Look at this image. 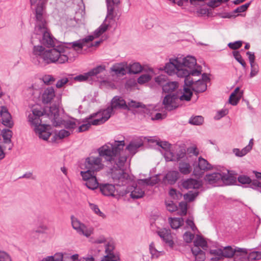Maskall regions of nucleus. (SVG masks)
Listing matches in <instances>:
<instances>
[{"label":"nucleus","mask_w":261,"mask_h":261,"mask_svg":"<svg viewBox=\"0 0 261 261\" xmlns=\"http://www.w3.org/2000/svg\"><path fill=\"white\" fill-rule=\"evenodd\" d=\"M46 3L38 2L35 5V28L31 36V43L33 45L32 62L43 67L47 65L64 64L68 57L64 53L62 42L57 40L50 33L44 15Z\"/></svg>","instance_id":"f257e3e1"},{"label":"nucleus","mask_w":261,"mask_h":261,"mask_svg":"<svg viewBox=\"0 0 261 261\" xmlns=\"http://www.w3.org/2000/svg\"><path fill=\"white\" fill-rule=\"evenodd\" d=\"M125 147L124 140H114L113 142H108L99 147L97 151L98 156L104 159V162L111 171L114 169H121L123 167L127 156L123 154Z\"/></svg>","instance_id":"f03ea898"},{"label":"nucleus","mask_w":261,"mask_h":261,"mask_svg":"<svg viewBox=\"0 0 261 261\" xmlns=\"http://www.w3.org/2000/svg\"><path fill=\"white\" fill-rule=\"evenodd\" d=\"M160 70H164L169 75L176 74L179 77L185 78L187 84V77L190 75L196 76V58L193 56L178 55L176 58H170L169 62Z\"/></svg>","instance_id":"7ed1b4c3"},{"label":"nucleus","mask_w":261,"mask_h":261,"mask_svg":"<svg viewBox=\"0 0 261 261\" xmlns=\"http://www.w3.org/2000/svg\"><path fill=\"white\" fill-rule=\"evenodd\" d=\"M101 158L100 156L90 155L86 158L84 164L80 166L84 171L80 172V175L86 182L85 185L90 190H95L97 187L98 180L96 173L103 168Z\"/></svg>","instance_id":"20e7f679"},{"label":"nucleus","mask_w":261,"mask_h":261,"mask_svg":"<svg viewBox=\"0 0 261 261\" xmlns=\"http://www.w3.org/2000/svg\"><path fill=\"white\" fill-rule=\"evenodd\" d=\"M32 114H30L28 116V121L32 125L35 126L34 130L36 134H38V137L44 141H47L52 133L50 131L51 127L49 124H42V120L40 119L41 116H48L50 112H48L45 109L41 111L40 108H34L32 109Z\"/></svg>","instance_id":"39448f33"},{"label":"nucleus","mask_w":261,"mask_h":261,"mask_svg":"<svg viewBox=\"0 0 261 261\" xmlns=\"http://www.w3.org/2000/svg\"><path fill=\"white\" fill-rule=\"evenodd\" d=\"M50 114H47L50 119L53 125L55 127L63 125L66 129H74L76 127L75 121L69 120H65L64 118L65 111L63 109L60 110L59 106L53 104L49 107Z\"/></svg>","instance_id":"423d86ee"},{"label":"nucleus","mask_w":261,"mask_h":261,"mask_svg":"<svg viewBox=\"0 0 261 261\" xmlns=\"http://www.w3.org/2000/svg\"><path fill=\"white\" fill-rule=\"evenodd\" d=\"M93 38L91 36H87L83 39H80L71 42H62V43L64 44L63 46H64L63 49L64 50L62 54L65 55L68 57V61L71 60V56L70 55L71 51H70V49L72 48L74 50L82 49L85 45V44L93 41ZM67 62H68V61Z\"/></svg>","instance_id":"0eeeda50"},{"label":"nucleus","mask_w":261,"mask_h":261,"mask_svg":"<svg viewBox=\"0 0 261 261\" xmlns=\"http://www.w3.org/2000/svg\"><path fill=\"white\" fill-rule=\"evenodd\" d=\"M118 172H112V177L114 181L116 182L117 186L123 187L130 184V186L134 182L135 176L133 175H130L125 171V170L121 168V169L116 170Z\"/></svg>","instance_id":"6e6552de"},{"label":"nucleus","mask_w":261,"mask_h":261,"mask_svg":"<svg viewBox=\"0 0 261 261\" xmlns=\"http://www.w3.org/2000/svg\"><path fill=\"white\" fill-rule=\"evenodd\" d=\"M128 193H130V197L133 199H138L144 197L145 192L139 186L136 181H134L131 185L126 188L123 187L122 191L119 193L120 196H124Z\"/></svg>","instance_id":"1a4fd4ad"},{"label":"nucleus","mask_w":261,"mask_h":261,"mask_svg":"<svg viewBox=\"0 0 261 261\" xmlns=\"http://www.w3.org/2000/svg\"><path fill=\"white\" fill-rule=\"evenodd\" d=\"M212 168V165L206 160L201 156L198 158V162L197 161V196L198 195V190L201 189L203 185V181L198 177L201 175L199 171L203 173V171L210 170Z\"/></svg>","instance_id":"9d476101"},{"label":"nucleus","mask_w":261,"mask_h":261,"mask_svg":"<svg viewBox=\"0 0 261 261\" xmlns=\"http://www.w3.org/2000/svg\"><path fill=\"white\" fill-rule=\"evenodd\" d=\"M178 98L177 91L173 93L167 94L162 101L164 108L169 112L176 109L178 107V105L176 101L179 99Z\"/></svg>","instance_id":"9b49d317"},{"label":"nucleus","mask_w":261,"mask_h":261,"mask_svg":"<svg viewBox=\"0 0 261 261\" xmlns=\"http://www.w3.org/2000/svg\"><path fill=\"white\" fill-rule=\"evenodd\" d=\"M164 153L163 155L166 162L179 161L185 157L186 154V148L183 146H174L172 152H170V156Z\"/></svg>","instance_id":"f8f14e48"},{"label":"nucleus","mask_w":261,"mask_h":261,"mask_svg":"<svg viewBox=\"0 0 261 261\" xmlns=\"http://www.w3.org/2000/svg\"><path fill=\"white\" fill-rule=\"evenodd\" d=\"M71 220L72 228L75 229L79 234L88 238L92 233V230L88 229L84 223H81L77 218H75L73 215L71 216Z\"/></svg>","instance_id":"ddd939ff"},{"label":"nucleus","mask_w":261,"mask_h":261,"mask_svg":"<svg viewBox=\"0 0 261 261\" xmlns=\"http://www.w3.org/2000/svg\"><path fill=\"white\" fill-rule=\"evenodd\" d=\"M208 6H203L200 7L199 8L197 7V13L200 14L201 16H206L207 17H214L215 16H219L223 18H230L232 17V15L228 12H222V13H214L212 9L208 8Z\"/></svg>","instance_id":"4468645a"},{"label":"nucleus","mask_w":261,"mask_h":261,"mask_svg":"<svg viewBox=\"0 0 261 261\" xmlns=\"http://www.w3.org/2000/svg\"><path fill=\"white\" fill-rule=\"evenodd\" d=\"M97 185L96 189L98 188L102 194L106 196L115 197V192L119 195V193L122 191V190L119 191L118 189H116L115 185L113 184L109 183L100 184L98 182Z\"/></svg>","instance_id":"2eb2a0df"},{"label":"nucleus","mask_w":261,"mask_h":261,"mask_svg":"<svg viewBox=\"0 0 261 261\" xmlns=\"http://www.w3.org/2000/svg\"><path fill=\"white\" fill-rule=\"evenodd\" d=\"M223 257L230 258L233 256L246 255L248 253L247 249L236 247L233 249L231 246H227L222 250Z\"/></svg>","instance_id":"dca6fc26"},{"label":"nucleus","mask_w":261,"mask_h":261,"mask_svg":"<svg viewBox=\"0 0 261 261\" xmlns=\"http://www.w3.org/2000/svg\"><path fill=\"white\" fill-rule=\"evenodd\" d=\"M187 84L185 83L183 92H181V95L179 96V99L181 101H189L191 100L192 96L193 95V91L196 92V88L193 87L192 89L190 87L194 82L192 81H189L188 77H187Z\"/></svg>","instance_id":"f3484780"},{"label":"nucleus","mask_w":261,"mask_h":261,"mask_svg":"<svg viewBox=\"0 0 261 261\" xmlns=\"http://www.w3.org/2000/svg\"><path fill=\"white\" fill-rule=\"evenodd\" d=\"M173 3L191 13L196 12V0H174Z\"/></svg>","instance_id":"a211bd4d"},{"label":"nucleus","mask_w":261,"mask_h":261,"mask_svg":"<svg viewBox=\"0 0 261 261\" xmlns=\"http://www.w3.org/2000/svg\"><path fill=\"white\" fill-rule=\"evenodd\" d=\"M109 106L113 111L114 110H125L128 109L126 101L121 96L117 95L112 98Z\"/></svg>","instance_id":"6ab92c4d"},{"label":"nucleus","mask_w":261,"mask_h":261,"mask_svg":"<svg viewBox=\"0 0 261 261\" xmlns=\"http://www.w3.org/2000/svg\"><path fill=\"white\" fill-rule=\"evenodd\" d=\"M0 116L2 119V123L8 128H12L14 125V122L12 119V116L8 111L7 107L3 106L0 111Z\"/></svg>","instance_id":"aec40b11"},{"label":"nucleus","mask_w":261,"mask_h":261,"mask_svg":"<svg viewBox=\"0 0 261 261\" xmlns=\"http://www.w3.org/2000/svg\"><path fill=\"white\" fill-rule=\"evenodd\" d=\"M210 74L205 72L202 73L201 76L197 79V93H202L207 89V84L210 82Z\"/></svg>","instance_id":"412c9836"},{"label":"nucleus","mask_w":261,"mask_h":261,"mask_svg":"<svg viewBox=\"0 0 261 261\" xmlns=\"http://www.w3.org/2000/svg\"><path fill=\"white\" fill-rule=\"evenodd\" d=\"M222 178V173L214 172L206 174L204 177V180L214 187H218L221 185Z\"/></svg>","instance_id":"4be33fe9"},{"label":"nucleus","mask_w":261,"mask_h":261,"mask_svg":"<svg viewBox=\"0 0 261 261\" xmlns=\"http://www.w3.org/2000/svg\"><path fill=\"white\" fill-rule=\"evenodd\" d=\"M114 246L108 243L106 248V255H104L100 261H119V256L114 252Z\"/></svg>","instance_id":"5701e85b"},{"label":"nucleus","mask_w":261,"mask_h":261,"mask_svg":"<svg viewBox=\"0 0 261 261\" xmlns=\"http://www.w3.org/2000/svg\"><path fill=\"white\" fill-rule=\"evenodd\" d=\"M107 8V14L103 21L106 23L107 19L110 21L114 20L115 15L114 14V6L118 5L120 3V0H106Z\"/></svg>","instance_id":"b1692460"},{"label":"nucleus","mask_w":261,"mask_h":261,"mask_svg":"<svg viewBox=\"0 0 261 261\" xmlns=\"http://www.w3.org/2000/svg\"><path fill=\"white\" fill-rule=\"evenodd\" d=\"M55 97V89L53 87H48L44 89L41 95V100L43 104L50 103Z\"/></svg>","instance_id":"393cba45"},{"label":"nucleus","mask_w":261,"mask_h":261,"mask_svg":"<svg viewBox=\"0 0 261 261\" xmlns=\"http://www.w3.org/2000/svg\"><path fill=\"white\" fill-rule=\"evenodd\" d=\"M211 241L202 236L197 229V249L208 251Z\"/></svg>","instance_id":"a878e982"},{"label":"nucleus","mask_w":261,"mask_h":261,"mask_svg":"<svg viewBox=\"0 0 261 261\" xmlns=\"http://www.w3.org/2000/svg\"><path fill=\"white\" fill-rule=\"evenodd\" d=\"M126 63L120 62L114 64L111 68L110 71L117 75H124L127 73Z\"/></svg>","instance_id":"bb28decb"},{"label":"nucleus","mask_w":261,"mask_h":261,"mask_svg":"<svg viewBox=\"0 0 261 261\" xmlns=\"http://www.w3.org/2000/svg\"><path fill=\"white\" fill-rule=\"evenodd\" d=\"M227 170V173H222L221 184L223 183L225 185H231L237 182V174Z\"/></svg>","instance_id":"cd10ccee"},{"label":"nucleus","mask_w":261,"mask_h":261,"mask_svg":"<svg viewBox=\"0 0 261 261\" xmlns=\"http://www.w3.org/2000/svg\"><path fill=\"white\" fill-rule=\"evenodd\" d=\"M183 239L186 243L193 242L194 246L191 247V251L194 257V261H196V239H194V234L190 231H186L183 234Z\"/></svg>","instance_id":"c85d7f7f"},{"label":"nucleus","mask_w":261,"mask_h":261,"mask_svg":"<svg viewBox=\"0 0 261 261\" xmlns=\"http://www.w3.org/2000/svg\"><path fill=\"white\" fill-rule=\"evenodd\" d=\"M143 143L141 140L137 142H130L126 146L125 149H123V154H125L128 157V155L126 153L127 151L133 155H134L138 151V149L142 146Z\"/></svg>","instance_id":"c756f323"},{"label":"nucleus","mask_w":261,"mask_h":261,"mask_svg":"<svg viewBox=\"0 0 261 261\" xmlns=\"http://www.w3.org/2000/svg\"><path fill=\"white\" fill-rule=\"evenodd\" d=\"M157 233L164 242L167 244L170 248H173L174 243V241L170 239L171 237L170 234L168 232L167 229H165L158 231Z\"/></svg>","instance_id":"7c9ffc66"},{"label":"nucleus","mask_w":261,"mask_h":261,"mask_svg":"<svg viewBox=\"0 0 261 261\" xmlns=\"http://www.w3.org/2000/svg\"><path fill=\"white\" fill-rule=\"evenodd\" d=\"M179 84L176 81H170V80L163 85L162 88L163 92L167 94L173 93L178 88Z\"/></svg>","instance_id":"2f4dec72"},{"label":"nucleus","mask_w":261,"mask_h":261,"mask_svg":"<svg viewBox=\"0 0 261 261\" xmlns=\"http://www.w3.org/2000/svg\"><path fill=\"white\" fill-rule=\"evenodd\" d=\"M179 173L178 171L176 170H170L166 173L164 179L167 180L168 184L173 185L176 183L179 177Z\"/></svg>","instance_id":"473e14b6"},{"label":"nucleus","mask_w":261,"mask_h":261,"mask_svg":"<svg viewBox=\"0 0 261 261\" xmlns=\"http://www.w3.org/2000/svg\"><path fill=\"white\" fill-rule=\"evenodd\" d=\"M109 27H110V22L106 23L103 21L97 29L93 32L92 34L89 35L88 36H92V37L93 38V40L95 38H98L103 33L106 32Z\"/></svg>","instance_id":"72a5a7b5"},{"label":"nucleus","mask_w":261,"mask_h":261,"mask_svg":"<svg viewBox=\"0 0 261 261\" xmlns=\"http://www.w3.org/2000/svg\"><path fill=\"white\" fill-rule=\"evenodd\" d=\"M209 253L213 256L211 258L212 261H218L221 259L223 258V252L222 249L216 247L214 248H212L210 247L208 249Z\"/></svg>","instance_id":"f704fd0d"},{"label":"nucleus","mask_w":261,"mask_h":261,"mask_svg":"<svg viewBox=\"0 0 261 261\" xmlns=\"http://www.w3.org/2000/svg\"><path fill=\"white\" fill-rule=\"evenodd\" d=\"M143 70V67L140 63L135 62L132 64L127 65V72L129 74H136L139 73Z\"/></svg>","instance_id":"c9c22d12"},{"label":"nucleus","mask_w":261,"mask_h":261,"mask_svg":"<svg viewBox=\"0 0 261 261\" xmlns=\"http://www.w3.org/2000/svg\"><path fill=\"white\" fill-rule=\"evenodd\" d=\"M169 222L172 229H177L184 225V220L182 217H170L169 218Z\"/></svg>","instance_id":"e433bc0d"},{"label":"nucleus","mask_w":261,"mask_h":261,"mask_svg":"<svg viewBox=\"0 0 261 261\" xmlns=\"http://www.w3.org/2000/svg\"><path fill=\"white\" fill-rule=\"evenodd\" d=\"M71 133L69 130L62 129L56 134L51 138V142L53 143L56 142L57 139H63L66 137H68L70 135Z\"/></svg>","instance_id":"4c0bfd02"},{"label":"nucleus","mask_w":261,"mask_h":261,"mask_svg":"<svg viewBox=\"0 0 261 261\" xmlns=\"http://www.w3.org/2000/svg\"><path fill=\"white\" fill-rule=\"evenodd\" d=\"M156 145L162 148L167 153V155L170 156V152H172L173 147L171 146V144L166 141H161L156 142Z\"/></svg>","instance_id":"58836bf2"},{"label":"nucleus","mask_w":261,"mask_h":261,"mask_svg":"<svg viewBox=\"0 0 261 261\" xmlns=\"http://www.w3.org/2000/svg\"><path fill=\"white\" fill-rule=\"evenodd\" d=\"M114 112L108 106L107 108L100 110L99 115L101 116V119L106 122L111 117L112 114H114Z\"/></svg>","instance_id":"ea45409f"},{"label":"nucleus","mask_w":261,"mask_h":261,"mask_svg":"<svg viewBox=\"0 0 261 261\" xmlns=\"http://www.w3.org/2000/svg\"><path fill=\"white\" fill-rule=\"evenodd\" d=\"M2 135L5 143L10 144L11 143L12 132L10 129L9 128H4L2 130Z\"/></svg>","instance_id":"a19ab883"},{"label":"nucleus","mask_w":261,"mask_h":261,"mask_svg":"<svg viewBox=\"0 0 261 261\" xmlns=\"http://www.w3.org/2000/svg\"><path fill=\"white\" fill-rule=\"evenodd\" d=\"M181 185L185 189H196V179L188 178L182 181Z\"/></svg>","instance_id":"79ce46f5"},{"label":"nucleus","mask_w":261,"mask_h":261,"mask_svg":"<svg viewBox=\"0 0 261 261\" xmlns=\"http://www.w3.org/2000/svg\"><path fill=\"white\" fill-rule=\"evenodd\" d=\"M178 168L180 172L185 175L190 173L191 171V166L188 163L180 162Z\"/></svg>","instance_id":"37998d69"},{"label":"nucleus","mask_w":261,"mask_h":261,"mask_svg":"<svg viewBox=\"0 0 261 261\" xmlns=\"http://www.w3.org/2000/svg\"><path fill=\"white\" fill-rule=\"evenodd\" d=\"M106 70V66L105 65H99L88 71L90 77L97 75Z\"/></svg>","instance_id":"c03bdc74"},{"label":"nucleus","mask_w":261,"mask_h":261,"mask_svg":"<svg viewBox=\"0 0 261 261\" xmlns=\"http://www.w3.org/2000/svg\"><path fill=\"white\" fill-rule=\"evenodd\" d=\"M169 80L166 75L161 74L155 77V82L161 86L163 87V85H165L166 83H167Z\"/></svg>","instance_id":"a18cd8bd"},{"label":"nucleus","mask_w":261,"mask_h":261,"mask_svg":"<svg viewBox=\"0 0 261 261\" xmlns=\"http://www.w3.org/2000/svg\"><path fill=\"white\" fill-rule=\"evenodd\" d=\"M128 109L126 110L129 111L130 108H144L145 105L141 102H137L135 100H131L127 104Z\"/></svg>","instance_id":"49530a36"},{"label":"nucleus","mask_w":261,"mask_h":261,"mask_svg":"<svg viewBox=\"0 0 261 261\" xmlns=\"http://www.w3.org/2000/svg\"><path fill=\"white\" fill-rule=\"evenodd\" d=\"M151 79V76L148 73H145L141 75L137 79V82L139 84L142 85L148 82Z\"/></svg>","instance_id":"de8ad7c7"},{"label":"nucleus","mask_w":261,"mask_h":261,"mask_svg":"<svg viewBox=\"0 0 261 261\" xmlns=\"http://www.w3.org/2000/svg\"><path fill=\"white\" fill-rule=\"evenodd\" d=\"M260 251H253L250 253L248 256L249 260H259L261 259V244L259 246Z\"/></svg>","instance_id":"09e8293b"},{"label":"nucleus","mask_w":261,"mask_h":261,"mask_svg":"<svg viewBox=\"0 0 261 261\" xmlns=\"http://www.w3.org/2000/svg\"><path fill=\"white\" fill-rule=\"evenodd\" d=\"M249 147H244L242 149L240 150L239 148H234L232 150V152L236 156L238 157H242L248 153L247 151Z\"/></svg>","instance_id":"8fccbe9b"},{"label":"nucleus","mask_w":261,"mask_h":261,"mask_svg":"<svg viewBox=\"0 0 261 261\" xmlns=\"http://www.w3.org/2000/svg\"><path fill=\"white\" fill-rule=\"evenodd\" d=\"M232 54L235 59L243 66L244 68H245L246 67V64L242 58V57L239 51H233L232 52Z\"/></svg>","instance_id":"3c124183"},{"label":"nucleus","mask_w":261,"mask_h":261,"mask_svg":"<svg viewBox=\"0 0 261 261\" xmlns=\"http://www.w3.org/2000/svg\"><path fill=\"white\" fill-rule=\"evenodd\" d=\"M42 80L46 85H50L56 79L52 75L46 74L42 77Z\"/></svg>","instance_id":"603ef678"},{"label":"nucleus","mask_w":261,"mask_h":261,"mask_svg":"<svg viewBox=\"0 0 261 261\" xmlns=\"http://www.w3.org/2000/svg\"><path fill=\"white\" fill-rule=\"evenodd\" d=\"M90 76L88 72L76 75L73 77V80L78 82H84L87 81Z\"/></svg>","instance_id":"864d4df0"},{"label":"nucleus","mask_w":261,"mask_h":261,"mask_svg":"<svg viewBox=\"0 0 261 261\" xmlns=\"http://www.w3.org/2000/svg\"><path fill=\"white\" fill-rule=\"evenodd\" d=\"M229 0H210L207 4L209 7L214 9L215 7L219 6L222 3L227 2Z\"/></svg>","instance_id":"5fc2aeb1"},{"label":"nucleus","mask_w":261,"mask_h":261,"mask_svg":"<svg viewBox=\"0 0 261 261\" xmlns=\"http://www.w3.org/2000/svg\"><path fill=\"white\" fill-rule=\"evenodd\" d=\"M166 206L167 210L169 212H174L178 210L177 205L172 200L169 201L168 202H166Z\"/></svg>","instance_id":"6e6d98bb"},{"label":"nucleus","mask_w":261,"mask_h":261,"mask_svg":"<svg viewBox=\"0 0 261 261\" xmlns=\"http://www.w3.org/2000/svg\"><path fill=\"white\" fill-rule=\"evenodd\" d=\"M179 206L180 207V210L179 212H178V214H179V215L181 216H185L187 213V203L182 201L179 202Z\"/></svg>","instance_id":"4d7b16f0"},{"label":"nucleus","mask_w":261,"mask_h":261,"mask_svg":"<svg viewBox=\"0 0 261 261\" xmlns=\"http://www.w3.org/2000/svg\"><path fill=\"white\" fill-rule=\"evenodd\" d=\"M251 71L250 73V77H253L256 75L259 71V67L256 63L250 64Z\"/></svg>","instance_id":"13d9d810"},{"label":"nucleus","mask_w":261,"mask_h":261,"mask_svg":"<svg viewBox=\"0 0 261 261\" xmlns=\"http://www.w3.org/2000/svg\"><path fill=\"white\" fill-rule=\"evenodd\" d=\"M237 178H238V181L240 183L243 184V185L249 184V183L251 181L250 178L247 175H240L239 176H238V177Z\"/></svg>","instance_id":"bf43d9fd"},{"label":"nucleus","mask_w":261,"mask_h":261,"mask_svg":"<svg viewBox=\"0 0 261 261\" xmlns=\"http://www.w3.org/2000/svg\"><path fill=\"white\" fill-rule=\"evenodd\" d=\"M243 93L241 92L238 94V95L234 96L231 99H230V96L229 98V103L232 106H236L239 102L240 99L242 96Z\"/></svg>","instance_id":"052dcab7"},{"label":"nucleus","mask_w":261,"mask_h":261,"mask_svg":"<svg viewBox=\"0 0 261 261\" xmlns=\"http://www.w3.org/2000/svg\"><path fill=\"white\" fill-rule=\"evenodd\" d=\"M242 45V41H236L233 42H230L228 44V46L232 49H237L240 48Z\"/></svg>","instance_id":"680f3d73"},{"label":"nucleus","mask_w":261,"mask_h":261,"mask_svg":"<svg viewBox=\"0 0 261 261\" xmlns=\"http://www.w3.org/2000/svg\"><path fill=\"white\" fill-rule=\"evenodd\" d=\"M228 111L226 109H223L218 111L217 114L214 117L215 119L219 120L223 117L225 116L228 114Z\"/></svg>","instance_id":"e2e57ef3"},{"label":"nucleus","mask_w":261,"mask_h":261,"mask_svg":"<svg viewBox=\"0 0 261 261\" xmlns=\"http://www.w3.org/2000/svg\"><path fill=\"white\" fill-rule=\"evenodd\" d=\"M205 251L197 249V261H204L205 259Z\"/></svg>","instance_id":"0e129e2a"},{"label":"nucleus","mask_w":261,"mask_h":261,"mask_svg":"<svg viewBox=\"0 0 261 261\" xmlns=\"http://www.w3.org/2000/svg\"><path fill=\"white\" fill-rule=\"evenodd\" d=\"M90 207L93 210V211L96 214L99 216L105 217V215L101 212L98 206L95 204H90Z\"/></svg>","instance_id":"69168bd1"},{"label":"nucleus","mask_w":261,"mask_h":261,"mask_svg":"<svg viewBox=\"0 0 261 261\" xmlns=\"http://www.w3.org/2000/svg\"><path fill=\"white\" fill-rule=\"evenodd\" d=\"M250 4H251V2L246 3L245 4L237 8L234 10V11H233L234 13H242V12H245L247 9V8L249 7Z\"/></svg>","instance_id":"338daca9"},{"label":"nucleus","mask_w":261,"mask_h":261,"mask_svg":"<svg viewBox=\"0 0 261 261\" xmlns=\"http://www.w3.org/2000/svg\"><path fill=\"white\" fill-rule=\"evenodd\" d=\"M0 261H12V259L9 254L0 251Z\"/></svg>","instance_id":"774afa93"}]
</instances>
